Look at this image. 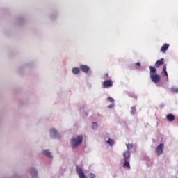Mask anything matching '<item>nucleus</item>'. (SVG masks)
I'll list each match as a JSON object with an SVG mask.
<instances>
[{
	"label": "nucleus",
	"instance_id": "nucleus-22",
	"mask_svg": "<svg viewBox=\"0 0 178 178\" xmlns=\"http://www.w3.org/2000/svg\"><path fill=\"white\" fill-rule=\"evenodd\" d=\"M113 106H115V104L112 103V104H111L110 105L108 106V108H113Z\"/></svg>",
	"mask_w": 178,
	"mask_h": 178
},
{
	"label": "nucleus",
	"instance_id": "nucleus-6",
	"mask_svg": "<svg viewBox=\"0 0 178 178\" xmlns=\"http://www.w3.org/2000/svg\"><path fill=\"white\" fill-rule=\"evenodd\" d=\"M80 69L83 72V73H88L90 72V67L88 65H80Z\"/></svg>",
	"mask_w": 178,
	"mask_h": 178
},
{
	"label": "nucleus",
	"instance_id": "nucleus-20",
	"mask_svg": "<svg viewBox=\"0 0 178 178\" xmlns=\"http://www.w3.org/2000/svg\"><path fill=\"white\" fill-rule=\"evenodd\" d=\"M171 91H172V92H175L176 94H177L178 93V88H171Z\"/></svg>",
	"mask_w": 178,
	"mask_h": 178
},
{
	"label": "nucleus",
	"instance_id": "nucleus-14",
	"mask_svg": "<svg viewBox=\"0 0 178 178\" xmlns=\"http://www.w3.org/2000/svg\"><path fill=\"white\" fill-rule=\"evenodd\" d=\"M168 48H169V45H164L161 47V51L165 54L168 51Z\"/></svg>",
	"mask_w": 178,
	"mask_h": 178
},
{
	"label": "nucleus",
	"instance_id": "nucleus-7",
	"mask_svg": "<svg viewBox=\"0 0 178 178\" xmlns=\"http://www.w3.org/2000/svg\"><path fill=\"white\" fill-rule=\"evenodd\" d=\"M123 156H124V161H127L129 158H130V151L127 150L126 152H124L123 153Z\"/></svg>",
	"mask_w": 178,
	"mask_h": 178
},
{
	"label": "nucleus",
	"instance_id": "nucleus-5",
	"mask_svg": "<svg viewBox=\"0 0 178 178\" xmlns=\"http://www.w3.org/2000/svg\"><path fill=\"white\" fill-rule=\"evenodd\" d=\"M76 172L79 176V178H86V174H84V171H83V168L80 166H76Z\"/></svg>",
	"mask_w": 178,
	"mask_h": 178
},
{
	"label": "nucleus",
	"instance_id": "nucleus-4",
	"mask_svg": "<svg viewBox=\"0 0 178 178\" xmlns=\"http://www.w3.org/2000/svg\"><path fill=\"white\" fill-rule=\"evenodd\" d=\"M113 86V82L112 80H106L102 83L103 88H109V87H112Z\"/></svg>",
	"mask_w": 178,
	"mask_h": 178
},
{
	"label": "nucleus",
	"instance_id": "nucleus-24",
	"mask_svg": "<svg viewBox=\"0 0 178 178\" xmlns=\"http://www.w3.org/2000/svg\"><path fill=\"white\" fill-rule=\"evenodd\" d=\"M136 66H141V64H140V63H136Z\"/></svg>",
	"mask_w": 178,
	"mask_h": 178
},
{
	"label": "nucleus",
	"instance_id": "nucleus-17",
	"mask_svg": "<svg viewBox=\"0 0 178 178\" xmlns=\"http://www.w3.org/2000/svg\"><path fill=\"white\" fill-rule=\"evenodd\" d=\"M106 143L110 144V145H113V144H115V141L113 139L109 138Z\"/></svg>",
	"mask_w": 178,
	"mask_h": 178
},
{
	"label": "nucleus",
	"instance_id": "nucleus-26",
	"mask_svg": "<svg viewBox=\"0 0 178 178\" xmlns=\"http://www.w3.org/2000/svg\"><path fill=\"white\" fill-rule=\"evenodd\" d=\"M164 45H168V44H164Z\"/></svg>",
	"mask_w": 178,
	"mask_h": 178
},
{
	"label": "nucleus",
	"instance_id": "nucleus-3",
	"mask_svg": "<svg viewBox=\"0 0 178 178\" xmlns=\"http://www.w3.org/2000/svg\"><path fill=\"white\" fill-rule=\"evenodd\" d=\"M164 148H165V145H163V143H160L159 145L157 146V147L156 149V152L158 156L161 155V154H163Z\"/></svg>",
	"mask_w": 178,
	"mask_h": 178
},
{
	"label": "nucleus",
	"instance_id": "nucleus-18",
	"mask_svg": "<svg viewBox=\"0 0 178 178\" xmlns=\"http://www.w3.org/2000/svg\"><path fill=\"white\" fill-rule=\"evenodd\" d=\"M98 128V124H97V122H93L92 124V129L93 130H96V129Z\"/></svg>",
	"mask_w": 178,
	"mask_h": 178
},
{
	"label": "nucleus",
	"instance_id": "nucleus-19",
	"mask_svg": "<svg viewBox=\"0 0 178 178\" xmlns=\"http://www.w3.org/2000/svg\"><path fill=\"white\" fill-rule=\"evenodd\" d=\"M127 151H130L133 148V144H127Z\"/></svg>",
	"mask_w": 178,
	"mask_h": 178
},
{
	"label": "nucleus",
	"instance_id": "nucleus-15",
	"mask_svg": "<svg viewBox=\"0 0 178 178\" xmlns=\"http://www.w3.org/2000/svg\"><path fill=\"white\" fill-rule=\"evenodd\" d=\"M43 154H44V155H45L46 156H48L49 158H51L52 156L51 154V152H49V150L43 151Z\"/></svg>",
	"mask_w": 178,
	"mask_h": 178
},
{
	"label": "nucleus",
	"instance_id": "nucleus-8",
	"mask_svg": "<svg viewBox=\"0 0 178 178\" xmlns=\"http://www.w3.org/2000/svg\"><path fill=\"white\" fill-rule=\"evenodd\" d=\"M166 118L168 122H173L175 120V115L172 113L168 114Z\"/></svg>",
	"mask_w": 178,
	"mask_h": 178
},
{
	"label": "nucleus",
	"instance_id": "nucleus-11",
	"mask_svg": "<svg viewBox=\"0 0 178 178\" xmlns=\"http://www.w3.org/2000/svg\"><path fill=\"white\" fill-rule=\"evenodd\" d=\"M50 134L51 136H55V137H56V136H58V131H56L55 129H50Z\"/></svg>",
	"mask_w": 178,
	"mask_h": 178
},
{
	"label": "nucleus",
	"instance_id": "nucleus-25",
	"mask_svg": "<svg viewBox=\"0 0 178 178\" xmlns=\"http://www.w3.org/2000/svg\"><path fill=\"white\" fill-rule=\"evenodd\" d=\"M106 77H108V76H109V74H106Z\"/></svg>",
	"mask_w": 178,
	"mask_h": 178
},
{
	"label": "nucleus",
	"instance_id": "nucleus-12",
	"mask_svg": "<svg viewBox=\"0 0 178 178\" xmlns=\"http://www.w3.org/2000/svg\"><path fill=\"white\" fill-rule=\"evenodd\" d=\"M72 73L74 74H79L80 73V69L79 67H74L72 69Z\"/></svg>",
	"mask_w": 178,
	"mask_h": 178
},
{
	"label": "nucleus",
	"instance_id": "nucleus-10",
	"mask_svg": "<svg viewBox=\"0 0 178 178\" xmlns=\"http://www.w3.org/2000/svg\"><path fill=\"white\" fill-rule=\"evenodd\" d=\"M30 173L33 177H34V176H37V170L34 168L30 169Z\"/></svg>",
	"mask_w": 178,
	"mask_h": 178
},
{
	"label": "nucleus",
	"instance_id": "nucleus-21",
	"mask_svg": "<svg viewBox=\"0 0 178 178\" xmlns=\"http://www.w3.org/2000/svg\"><path fill=\"white\" fill-rule=\"evenodd\" d=\"M108 101H109L110 102H112V104H113V102H115V100L113 99V98L112 97H108Z\"/></svg>",
	"mask_w": 178,
	"mask_h": 178
},
{
	"label": "nucleus",
	"instance_id": "nucleus-23",
	"mask_svg": "<svg viewBox=\"0 0 178 178\" xmlns=\"http://www.w3.org/2000/svg\"><path fill=\"white\" fill-rule=\"evenodd\" d=\"M90 178H95V174H93V173L90 174Z\"/></svg>",
	"mask_w": 178,
	"mask_h": 178
},
{
	"label": "nucleus",
	"instance_id": "nucleus-16",
	"mask_svg": "<svg viewBox=\"0 0 178 178\" xmlns=\"http://www.w3.org/2000/svg\"><path fill=\"white\" fill-rule=\"evenodd\" d=\"M163 72L165 76L168 78V72L166 71V64H165L163 67Z\"/></svg>",
	"mask_w": 178,
	"mask_h": 178
},
{
	"label": "nucleus",
	"instance_id": "nucleus-9",
	"mask_svg": "<svg viewBox=\"0 0 178 178\" xmlns=\"http://www.w3.org/2000/svg\"><path fill=\"white\" fill-rule=\"evenodd\" d=\"M163 58H161V60H159L155 63V67H159L161 65H163Z\"/></svg>",
	"mask_w": 178,
	"mask_h": 178
},
{
	"label": "nucleus",
	"instance_id": "nucleus-2",
	"mask_svg": "<svg viewBox=\"0 0 178 178\" xmlns=\"http://www.w3.org/2000/svg\"><path fill=\"white\" fill-rule=\"evenodd\" d=\"M83 143V136H79L77 138H73L71 140V145H72V148H77L80 144Z\"/></svg>",
	"mask_w": 178,
	"mask_h": 178
},
{
	"label": "nucleus",
	"instance_id": "nucleus-13",
	"mask_svg": "<svg viewBox=\"0 0 178 178\" xmlns=\"http://www.w3.org/2000/svg\"><path fill=\"white\" fill-rule=\"evenodd\" d=\"M123 167L126 169H130V163L127 160H125V162L123 164Z\"/></svg>",
	"mask_w": 178,
	"mask_h": 178
},
{
	"label": "nucleus",
	"instance_id": "nucleus-1",
	"mask_svg": "<svg viewBox=\"0 0 178 178\" xmlns=\"http://www.w3.org/2000/svg\"><path fill=\"white\" fill-rule=\"evenodd\" d=\"M150 79L153 83H159L161 81V76L156 74V68L153 66H149Z\"/></svg>",
	"mask_w": 178,
	"mask_h": 178
}]
</instances>
